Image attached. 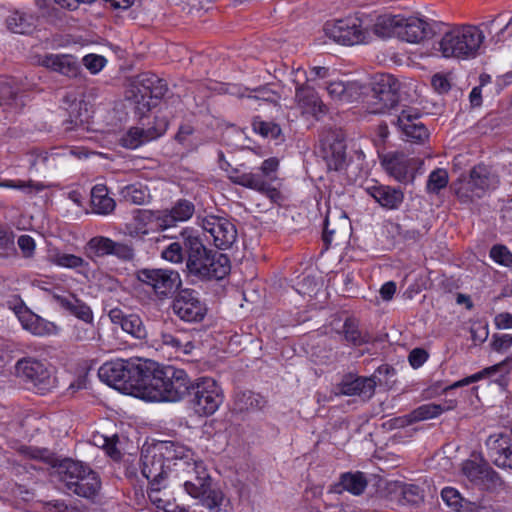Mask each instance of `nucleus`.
<instances>
[{
    "label": "nucleus",
    "mask_w": 512,
    "mask_h": 512,
    "mask_svg": "<svg viewBox=\"0 0 512 512\" xmlns=\"http://www.w3.org/2000/svg\"><path fill=\"white\" fill-rule=\"evenodd\" d=\"M245 92H249V93H247V94L242 93V94H240V96L247 97L248 99H252V100H260V101H265V102H276V100L278 98L277 94L266 86L259 87V88L253 89V90L246 88Z\"/></svg>",
    "instance_id": "51"
},
{
    "label": "nucleus",
    "mask_w": 512,
    "mask_h": 512,
    "mask_svg": "<svg viewBox=\"0 0 512 512\" xmlns=\"http://www.w3.org/2000/svg\"><path fill=\"white\" fill-rule=\"evenodd\" d=\"M345 340L353 346H361L370 342L371 337L367 332L359 329V323L354 318H347L342 331Z\"/></svg>",
    "instance_id": "39"
},
{
    "label": "nucleus",
    "mask_w": 512,
    "mask_h": 512,
    "mask_svg": "<svg viewBox=\"0 0 512 512\" xmlns=\"http://www.w3.org/2000/svg\"><path fill=\"white\" fill-rule=\"evenodd\" d=\"M370 26L371 19L368 15H354L326 23L324 31L336 43L352 46L369 42Z\"/></svg>",
    "instance_id": "6"
},
{
    "label": "nucleus",
    "mask_w": 512,
    "mask_h": 512,
    "mask_svg": "<svg viewBox=\"0 0 512 512\" xmlns=\"http://www.w3.org/2000/svg\"><path fill=\"white\" fill-rule=\"evenodd\" d=\"M161 256L172 263H181L184 260L183 247L180 243L173 242L161 252Z\"/></svg>",
    "instance_id": "57"
},
{
    "label": "nucleus",
    "mask_w": 512,
    "mask_h": 512,
    "mask_svg": "<svg viewBox=\"0 0 512 512\" xmlns=\"http://www.w3.org/2000/svg\"><path fill=\"white\" fill-rule=\"evenodd\" d=\"M198 461L190 448L172 441H159L142 450L141 472L146 479L163 478L171 487H176Z\"/></svg>",
    "instance_id": "1"
},
{
    "label": "nucleus",
    "mask_w": 512,
    "mask_h": 512,
    "mask_svg": "<svg viewBox=\"0 0 512 512\" xmlns=\"http://www.w3.org/2000/svg\"><path fill=\"white\" fill-rule=\"evenodd\" d=\"M430 32V25L424 19L402 16L397 38L408 43H420L429 36Z\"/></svg>",
    "instance_id": "24"
},
{
    "label": "nucleus",
    "mask_w": 512,
    "mask_h": 512,
    "mask_svg": "<svg viewBox=\"0 0 512 512\" xmlns=\"http://www.w3.org/2000/svg\"><path fill=\"white\" fill-rule=\"evenodd\" d=\"M401 495L403 499L412 505L418 504L423 501V490L415 484H403L401 486Z\"/></svg>",
    "instance_id": "52"
},
{
    "label": "nucleus",
    "mask_w": 512,
    "mask_h": 512,
    "mask_svg": "<svg viewBox=\"0 0 512 512\" xmlns=\"http://www.w3.org/2000/svg\"><path fill=\"white\" fill-rule=\"evenodd\" d=\"M111 322L119 325L121 329L138 340L146 339L147 329L137 314H125L121 309L114 308L108 314Z\"/></svg>",
    "instance_id": "26"
},
{
    "label": "nucleus",
    "mask_w": 512,
    "mask_h": 512,
    "mask_svg": "<svg viewBox=\"0 0 512 512\" xmlns=\"http://www.w3.org/2000/svg\"><path fill=\"white\" fill-rule=\"evenodd\" d=\"M228 178L234 184L258 191L272 201L279 198V191L271 185V181L260 171L241 172L239 169H231Z\"/></svg>",
    "instance_id": "20"
},
{
    "label": "nucleus",
    "mask_w": 512,
    "mask_h": 512,
    "mask_svg": "<svg viewBox=\"0 0 512 512\" xmlns=\"http://www.w3.org/2000/svg\"><path fill=\"white\" fill-rule=\"evenodd\" d=\"M83 64L92 74H96L103 69L106 59L101 55L88 54L84 56Z\"/></svg>",
    "instance_id": "59"
},
{
    "label": "nucleus",
    "mask_w": 512,
    "mask_h": 512,
    "mask_svg": "<svg viewBox=\"0 0 512 512\" xmlns=\"http://www.w3.org/2000/svg\"><path fill=\"white\" fill-rule=\"evenodd\" d=\"M463 475L481 489H492L501 483L499 474L486 462L466 460L462 464Z\"/></svg>",
    "instance_id": "22"
},
{
    "label": "nucleus",
    "mask_w": 512,
    "mask_h": 512,
    "mask_svg": "<svg viewBox=\"0 0 512 512\" xmlns=\"http://www.w3.org/2000/svg\"><path fill=\"white\" fill-rule=\"evenodd\" d=\"M72 155H76L75 150L72 148L61 150L53 148L50 151L33 150L30 153V168L36 171L54 169L61 163V160Z\"/></svg>",
    "instance_id": "25"
},
{
    "label": "nucleus",
    "mask_w": 512,
    "mask_h": 512,
    "mask_svg": "<svg viewBox=\"0 0 512 512\" xmlns=\"http://www.w3.org/2000/svg\"><path fill=\"white\" fill-rule=\"evenodd\" d=\"M208 268L206 267V271L208 274H204L203 279L211 280L223 279L226 275L229 274L231 269L230 259L226 254L219 252H212L210 255V259L208 262Z\"/></svg>",
    "instance_id": "37"
},
{
    "label": "nucleus",
    "mask_w": 512,
    "mask_h": 512,
    "mask_svg": "<svg viewBox=\"0 0 512 512\" xmlns=\"http://www.w3.org/2000/svg\"><path fill=\"white\" fill-rule=\"evenodd\" d=\"M400 21H402V15H379L373 23L371 22L370 31L381 38L398 37Z\"/></svg>",
    "instance_id": "35"
},
{
    "label": "nucleus",
    "mask_w": 512,
    "mask_h": 512,
    "mask_svg": "<svg viewBox=\"0 0 512 512\" xmlns=\"http://www.w3.org/2000/svg\"><path fill=\"white\" fill-rule=\"evenodd\" d=\"M147 128L132 127L121 138V145L127 149H136L139 146L162 136L168 128L165 116L156 115L152 125Z\"/></svg>",
    "instance_id": "18"
},
{
    "label": "nucleus",
    "mask_w": 512,
    "mask_h": 512,
    "mask_svg": "<svg viewBox=\"0 0 512 512\" xmlns=\"http://www.w3.org/2000/svg\"><path fill=\"white\" fill-rule=\"evenodd\" d=\"M488 456L499 468L512 470V435L495 433L486 440Z\"/></svg>",
    "instance_id": "21"
},
{
    "label": "nucleus",
    "mask_w": 512,
    "mask_h": 512,
    "mask_svg": "<svg viewBox=\"0 0 512 512\" xmlns=\"http://www.w3.org/2000/svg\"><path fill=\"white\" fill-rule=\"evenodd\" d=\"M326 90L332 100L344 103L353 102L361 94V87L356 82L331 81Z\"/></svg>",
    "instance_id": "33"
},
{
    "label": "nucleus",
    "mask_w": 512,
    "mask_h": 512,
    "mask_svg": "<svg viewBox=\"0 0 512 512\" xmlns=\"http://www.w3.org/2000/svg\"><path fill=\"white\" fill-rule=\"evenodd\" d=\"M499 184L498 176L487 166L477 165L470 171L469 180L457 189V196L463 201H473L495 189Z\"/></svg>",
    "instance_id": "13"
},
{
    "label": "nucleus",
    "mask_w": 512,
    "mask_h": 512,
    "mask_svg": "<svg viewBox=\"0 0 512 512\" xmlns=\"http://www.w3.org/2000/svg\"><path fill=\"white\" fill-rule=\"evenodd\" d=\"M490 257L497 263L510 266L512 264V253L506 246L495 245L490 250Z\"/></svg>",
    "instance_id": "58"
},
{
    "label": "nucleus",
    "mask_w": 512,
    "mask_h": 512,
    "mask_svg": "<svg viewBox=\"0 0 512 512\" xmlns=\"http://www.w3.org/2000/svg\"><path fill=\"white\" fill-rule=\"evenodd\" d=\"M15 313L23 328L34 335L44 336L57 332V326L54 323L35 315L23 305L15 307Z\"/></svg>",
    "instance_id": "27"
},
{
    "label": "nucleus",
    "mask_w": 512,
    "mask_h": 512,
    "mask_svg": "<svg viewBox=\"0 0 512 512\" xmlns=\"http://www.w3.org/2000/svg\"><path fill=\"white\" fill-rule=\"evenodd\" d=\"M98 332L91 322H85L80 326H75L74 338L81 342H91L97 339Z\"/></svg>",
    "instance_id": "54"
},
{
    "label": "nucleus",
    "mask_w": 512,
    "mask_h": 512,
    "mask_svg": "<svg viewBox=\"0 0 512 512\" xmlns=\"http://www.w3.org/2000/svg\"><path fill=\"white\" fill-rule=\"evenodd\" d=\"M150 484V488L148 490V498L150 502L157 508L166 511H174L173 509V499L169 496V494L165 491L166 488L171 486V484H167L166 480L163 478L159 480L147 479Z\"/></svg>",
    "instance_id": "34"
},
{
    "label": "nucleus",
    "mask_w": 512,
    "mask_h": 512,
    "mask_svg": "<svg viewBox=\"0 0 512 512\" xmlns=\"http://www.w3.org/2000/svg\"><path fill=\"white\" fill-rule=\"evenodd\" d=\"M69 312L84 322H91L93 319V314L90 307L76 297H74L72 301Z\"/></svg>",
    "instance_id": "56"
},
{
    "label": "nucleus",
    "mask_w": 512,
    "mask_h": 512,
    "mask_svg": "<svg viewBox=\"0 0 512 512\" xmlns=\"http://www.w3.org/2000/svg\"><path fill=\"white\" fill-rule=\"evenodd\" d=\"M491 345L495 351L507 350L512 346V335L511 334H502V335L495 334V335H493V340H492Z\"/></svg>",
    "instance_id": "63"
},
{
    "label": "nucleus",
    "mask_w": 512,
    "mask_h": 512,
    "mask_svg": "<svg viewBox=\"0 0 512 512\" xmlns=\"http://www.w3.org/2000/svg\"><path fill=\"white\" fill-rule=\"evenodd\" d=\"M156 341L163 347L172 349L174 352H183L187 354L193 348V344L190 341L184 342L179 335L172 334L167 331H161L159 334V339Z\"/></svg>",
    "instance_id": "45"
},
{
    "label": "nucleus",
    "mask_w": 512,
    "mask_h": 512,
    "mask_svg": "<svg viewBox=\"0 0 512 512\" xmlns=\"http://www.w3.org/2000/svg\"><path fill=\"white\" fill-rule=\"evenodd\" d=\"M252 126L255 132L266 138L278 139L281 135V128L278 124L263 121L259 117L254 118Z\"/></svg>",
    "instance_id": "47"
},
{
    "label": "nucleus",
    "mask_w": 512,
    "mask_h": 512,
    "mask_svg": "<svg viewBox=\"0 0 512 512\" xmlns=\"http://www.w3.org/2000/svg\"><path fill=\"white\" fill-rule=\"evenodd\" d=\"M120 195L124 201L134 205H144L150 200V194L147 187L135 183L123 187Z\"/></svg>",
    "instance_id": "42"
},
{
    "label": "nucleus",
    "mask_w": 512,
    "mask_h": 512,
    "mask_svg": "<svg viewBox=\"0 0 512 512\" xmlns=\"http://www.w3.org/2000/svg\"><path fill=\"white\" fill-rule=\"evenodd\" d=\"M396 125L406 141L423 144L430 132L422 121V114L415 108L406 107L397 116Z\"/></svg>",
    "instance_id": "17"
},
{
    "label": "nucleus",
    "mask_w": 512,
    "mask_h": 512,
    "mask_svg": "<svg viewBox=\"0 0 512 512\" xmlns=\"http://www.w3.org/2000/svg\"><path fill=\"white\" fill-rule=\"evenodd\" d=\"M116 203L108 195V189L105 185L98 184L91 190V208L99 215H108L115 209Z\"/></svg>",
    "instance_id": "36"
},
{
    "label": "nucleus",
    "mask_w": 512,
    "mask_h": 512,
    "mask_svg": "<svg viewBox=\"0 0 512 512\" xmlns=\"http://www.w3.org/2000/svg\"><path fill=\"white\" fill-rule=\"evenodd\" d=\"M0 187L14 188L19 190H26L27 188H34L37 191H40L44 188V185L40 183H34L33 181H23V180H7L5 182H0Z\"/></svg>",
    "instance_id": "62"
},
{
    "label": "nucleus",
    "mask_w": 512,
    "mask_h": 512,
    "mask_svg": "<svg viewBox=\"0 0 512 512\" xmlns=\"http://www.w3.org/2000/svg\"><path fill=\"white\" fill-rule=\"evenodd\" d=\"M423 164V160L409 157L402 152H390L381 157V165L384 170L403 184L413 183Z\"/></svg>",
    "instance_id": "14"
},
{
    "label": "nucleus",
    "mask_w": 512,
    "mask_h": 512,
    "mask_svg": "<svg viewBox=\"0 0 512 512\" xmlns=\"http://www.w3.org/2000/svg\"><path fill=\"white\" fill-rule=\"evenodd\" d=\"M200 226L209 233L214 245L221 250L229 249L237 239V229L227 218L216 215H207L200 219Z\"/></svg>",
    "instance_id": "16"
},
{
    "label": "nucleus",
    "mask_w": 512,
    "mask_h": 512,
    "mask_svg": "<svg viewBox=\"0 0 512 512\" xmlns=\"http://www.w3.org/2000/svg\"><path fill=\"white\" fill-rule=\"evenodd\" d=\"M367 479L362 472L344 473L341 476L339 485L353 495H360L367 487Z\"/></svg>",
    "instance_id": "43"
},
{
    "label": "nucleus",
    "mask_w": 512,
    "mask_h": 512,
    "mask_svg": "<svg viewBox=\"0 0 512 512\" xmlns=\"http://www.w3.org/2000/svg\"><path fill=\"white\" fill-rule=\"evenodd\" d=\"M158 217V212L155 213L151 210L147 209H136L133 213V225L134 230L131 233L136 235L147 234V226L152 222L156 223V218Z\"/></svg>",
    "instance_id": "46"
},
{
    "label": "nucleus",
    "mask_w": 512,
    "mask_h": 512,
    "mask_svg": "<svg viewBox=\"0 0 512 512\" xmlns=\"http://www.w3.org/2000/svg\"><path fill=\"white\" fill-rule=\"evenodd\" d=\"M373 377L346 376L339 385V391L347 396H362L370 398L374 394L376 382Z\"/></svg>",
    "instance_id": "29"
},
{
    "label": "nucleus",
    "mask_w": 512,
    "mask_h": 512,
    "mask_svg": "<svg viewBox=\"0 0 512 512\" xmlns=\"http://www.w3.org/2000/svg\"><path fill=\"white\" fill-rule=\"evenodd\" d=\"M195 211L194 204L186 199L178 200L170 210L158 212L156 228L162 231L175 227L178 222L187 221Z\"/></svg>",
    "instance_id": "23"
},
{
    "label": "nucleus",
    "mask_w": 512,
    "mask_h": 512,
    "mask_svg": "<svg viewBox=\"0 0 512 512\" xmlns=\"http://www.w3.org/2000/svg\"><path fill=\"white\" fill-rule=\"evenodd\" d=\"M41 65L68 77H76L80 70L77 60L71 55H45Z\"/></svg>",
    "instance_id": "30"
},
{
    "label": "nucleus",
    "mask_w": 512,
    "mask_h": 512,
    "mask_svg": "<svg viewBox=\"0 0 512 512\" xmlns=\"http://www.w3.org/2000/svg\"><path fill=\"white\" fill-rule=\"evenodd\" d=\"M442 414L440 405L435 403L424 404L411 412L412 420L422 421L432 419Z\"/></svg>",
    "instance_id": "49"
},
{
    "label": "nucleus",
    "mask_w": 512,
    "mask_h": 512,
    "mask_svg": "<svg viewBox=\"0 0 512 512\" xmlns=\"http://www.w3.org/2000/svg\"><path fill=\"white\" fill-rule=\"evenodd\" d=\"M484 40L483 30L474 25H463L446 32L438 42L444 58L472 59L479 55Z\"/></svg>",
    "instance_id": "4"
},
{
    "label": "nucleus",
    "mask_w": 512,
    "mask_h": 512,
    "mask_svg": "<svg viewBox=\"0 0 512 512\" xmlns=\"http://www.w3.org/2000/svg\"><path fill=\"white\" fill-rule=\"evenodd\" d=\"M348 226L349 223L346 216H343L341 225L335 227L331 223L330 213L327 214L324 221V231L322 237L326 250L329 248V246L332 244L334 240H337L341 235L344 236L346 234Z\"/></svg>",
    "instance_id": "44"
},
{
    "label": "nucleus",
    "mask_w": 512,
    "mask_h": 512,
    "mask_svg": "<svg viewBox=\"0 0 512 512\" xmlns=\"http://www.w3.org/2000/svg\"><path fill=\"white\" fill-rule=\"evenodd\" d=\"M211 485L212 479L201 460L177 484L179 487H184L185 491L193 498L200 499L205 507L214 510L221 505L223 494L221 491L213 489Z\"/></svg>",
    "instance_id": "7"
},
{
    "label": "nucleus",
    "mask_w": 512,
    "mask_h": 512,
    "mask_svg": "<svg viewBox=\"0 0 512 512\" xmlns=\"http://www.w3.org/2000/svg\"><path fill=\"white\" fill-rule=\"evenodd\" d=\"M190 404L196 414L209 416L214 414L223 402V393L217 382L210 377L192 380Z\"/></svg>",
    "instance_id": "9"
},
{
    "label": "nucleus",
    "mask_w": 512,
    "mask_h": 512,
    "mask_svg": "<svg viewBox=\"0 0 512 512\" xmlns=\"http://www.w3.org/2000/svg\"><path fill=\"white\" fill-rule=\"evenodd\" d=\"M9 30L14 33L25 34L30 32L34 27V18L23 11H13L6 19Z\"/></svg>",
    "instance_id": "41"
},
{
    "label": "nucleus",
    "mask_w": 512,
    "mask_h": 512,
    "mask_svg": "<svg viewBox=\"0 0 512 512\" xmlns=\"http://www.w3.org/2000/svg\"><path fill=\"white\" fill-rule=\"evenodd\" d=\"M443 501L454 511H460L463 507L464 498L452 487H445L441 492Z\"/></svg>",
    "instance_id": "55"
},
{
    "label": "nucleus",
    "mask_w": 512,
    "mask_h": 512,
    "mask_svg": "<svg viewBox=\"0 0 512 512\" xmlns=\"http://www.w3.org/2000/svg\"><path fill=\"white\" fill-rule=\"evenodd\" d=\"M16 370L19 376L33 384L41 393L53 385V378L45 364L34 358H24L17 362Z\"/></svg>",
    "instance_id": "19"
},
{
    "label": "nucleus",
    "mask_w": 512,
    "mask_h": 512,
    "mask_svg": "<svg viewBox=\"0 0 512 512\" xmlns=\"http://www.w3.org/2000/svg\"><path fill=\"white\" fill-rule=\"evenodd\" d=\"M506 366H507V361H502L498 364H495L493 366H490V367H487V368H484L483 370L475 373V374H472L468 377H465L464 379H461L459 381H456L454 382L452 385L450 386H447L443 389L444 392H447L449 390H452V389H455V388H459V387H463V386H466V385H469L471 383H474V382H477L483 378H486V377H490L498 372H502V373H507L508 370L506 369Z\"/></svg>",
    "instance_id": "38"
},
{
    "label": "nucleus",
    "mask_w": 512,
    "mask_h": 512,
    "mask_svg": "<svg viewBox=\"0 0 512 512\" xmlns=\"http://www.w3.org/2000/svg\"><path fill=\"white\" fill-rule=\"evenodd\" d=\"M54 262L58 266L71 269L88 266V263L83 258L67 253L57 254L54 258Z\"/></svg>",
    "instance_id": "53"
},
{
    "label": "nucleus",
    "mask_w": 512,
    "mask_h": 512,
    "mask_svg": "<svg viewBox=\"0 0 512 512\" xmlns=\"http://www.w3.org/2000/svg\"><path fill=\"white\" fill-rule=\"evenodd\" d=\"M448 184V173L445 169H436L431 172L427 181V190L438 193Z\"/></svg>",
    "instance_id": "50"
},
{
    "label": "nucleus",
    "mask_w": 512,
    "mask_h": 512,
    "mask_svg": "<svg viewBox=\"0 0 512 512\" xmlns=\"http://www.w3.org/2000/svg\"><path fill=\"white\" fill-rule=\"evenodd\" d=\"M192 379L183 369L147 360L140 393L155 402H179L191 393Z\"/></svg>",
    "instance_id": "2"
},
{
    "label": "nucleus",
    "mask_w": 512,
    "mask_h": 512,
    "mask_svg": "<svg viewBox=\"0 0 512 512\" xmlns=\"http://www.w3.org/2000/svg\"><path fill=\"white\" fill-rule=\"evenodd\" d=\"M166 92L164 80L154 74H142L131 83L126 99L135 105L136 113L142 118Z\"/></svg>",
    "instance_id": "8"
},
{
    "label": "nucleus",
    "mask_w": 512,
    "mask_h": 512,
    "mask_svg": "<svg viewBox=\"0 0 512 512\" xmlns=\"http://www.w3.org/2000/svg\"><path fill=\"white\" fill-rule=\"evenodd\" d=\"M279 166V161L277 158H268L263 161L260 170L271 182L275 178V172L277 171Z\"/></svg>",
    "instance_id": "64"
},
{
    "label": "nucleus",
    "mask_w": 512,
    "mask_h": 512,
    "mask_svg": "<svg viewBox=\"0 0 512 512\" xmlns=\"http://www.w3.org/2000/svg\"><path fill=\"white\" fill-rule=\"evenodd\" d=\"M87 245L97 256H105L111 255L114 241L108 237L96 236Z\"/></svg>",
    "instance_id": "48"
},
{
    "label": "nucleus",
    "mask_w": 512,
    "mask_h": 512,
    "mask_svg": "<svg viewBox=\"0 0 512 512\" xmlns=\"http://www.w3.org/2000/svg\"><path fill=\"white\" fill-rule=\"evenodd\" d=\"M111 255L125 261L132 260L134 258V249L127 243L114 241Z\"/></svg>",
    "instance_id": "61"
},
{
    "label": "nucleus",
    "mask_w": 512,
    "mask_h": 512,
    "mask_svg": "<svg viewBox=\"0 0 512 512\" xmlns=\"http://www.w3.org/2000/svg\"><path fill=\"white\" fill-rule=\"evenodd\" d=\"M172 313L186 323H200L207 314V306L199 293L191 288L179 289L171 302Z\"/></svg>",
    "instance_id": "11"
},
{
    "label": "nucleus",
    "mask_w": 512,
    "mask_h": 512,
    "mask_svg": "<svg viewBox=\"0 0 512 512\" xmlns=\"http://www.w3.org/2000/svg\"><path fill=\"white\" fill-rule=\"evenodd\" d=\"M324 158L330 170H341L346 162V145L344 140L339 136L334 137L332 140L327 139L324 144Z\"/></svg>",
    "instance_id": "32"
},
{
    "label": "nucleus",
    "mask_w": 512,
    "mask_h": 512,
    "mask_svg": "<svg viewBox=\"0 0 512 512\" xmlns=\"http://www.w3.org/2000/svg\"><path fill=\"white\" fill-rule=\"evenodd\" d=\"M57 473L69 493L94 501L101 491L98 473L80 461L63 460L57 467Z\"/></svg>",
    "instance_id": "3"
},
{
    "label": "nucleus",
    "mask_w": 512,
    "mask_h": 512,
    "mask_svg": "<svg viewBox=\"0 0 512 512\" xmlns=\"http://www.w3.org/2000/svg\"><path fill=\"white\" fill-rule=\"evenodd\" d=\"M366 190L377 203L386 209H398L404 200V193L400 188L372 185Z\"/></svg>",
    "instance_id": "28"
},
{
    "label": "nucleus",
    "mask_w": 512,
    "mask_h": 512,
    "mask_svg": "<svg viewBox=\"0 0 512 512\" xmlns=\"http://www.w3.org/2000/svg\"><path fill=\"white\" fill-rule=\"evenodd\" d=\"M17 93L18 88L15 87L14 82L7 77L0 76V99H14Z\"/></svg>",
    "instance_id": "60"
},
{
    "label": "nucleus",
    "mask_w": 512,
    "mask_h": 512,
    "mask_svg": "<svg viewBox=\"0 0 512 512\" xmlns=\"http://www.w3.org/2000/svg\"><path fill=\"white\" fill-rule=\"evenodd\" d=\"M295 98L299 106L314 116L327 112L326 106L312 87L297 84Z\"/></svg>",
    "instance_id": "31"
},
{
    "label": "nucleus",
    "mask_w": 512,
    "mask_h": 512,
    "mask_svg": "<svg viewBox=\"0 0 512 512\" xmlns=\"http://www.w3.org/2000/svg\"><path fill=\"white\" fill-rule=\"evenodd\" d=\"M147 360L117 359L104 363L98 370L101 381L113 387H131L140 392Z\"/></svg>",
    "instance_id": "5"
},
{
    "label": "nucleus",
    "mask_w": 512,
    "mask_h": 512,
    "mask_svg": "<svg viewBox=\"0 0 512 512\" xmlns=\"http://www.w3.org/2000/svg\"><path fill=\"white\" fill-rule=\"evenodd\" d=\"M399 101V82L390 74L376 76L371 84L368 104L372 113H385Z\"/></svg>",
    "instance_id": "10"
},
{
    "label": "nucleus",
    "mask_w": 512,
    "mask_h": 512,
    "mask_svg": "<svg viewBox=\"0 0 512 512\" xmlns=\"http://www.w3.org/2000/svg\"><path fill=\"white\" fill-rule=\"evenodd\" d=\"M266 399L255 392L244 391L236 395L235 407L238 411H257L265 407Z\"/></svg>",
    "instance_id": "40"
},
{
    "label": "nucleus",
    "mask_w": 512,
    "mask_h": 512,
    "mask_svg": "<svg viewBox=\"0 0 512 512\" xmlns=\"http://www.w3.org/2000/svg\"><path fill=\"white\" fill-rule=\"evenodd\" d=\"M183 237L184 249L187 255L186 267L190 274L203 279L204 274H208V262L212 250H208L198 236L188 233L187 230L181 232Z\"/></svg>",
    "instance_id": "15"
},
{
    "label": "nucleus",
    "mask_w": 512,
    "mask_h": 512,
    "mask_svg": "<svg viewBox=\"0 0 512 512\" xmlns=\"http://www.w3.org/2000/svg\"><path fill=\"white\" fill-rule=\"evenodd\" d=\"M136 275L160 300L170 297L182 284L179 273L170 269L144 268L138 270Z\"/></svg>",
    "instance_id": "12"
}]
</instances>
